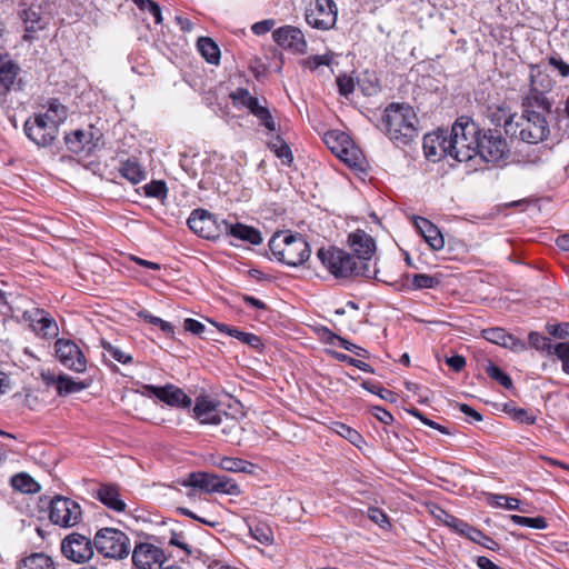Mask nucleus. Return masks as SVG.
I'll use <instances>...</instances> for the list:
<instances>
[{"instance_id": "obj_1", "label": "nucleus", "mask_w": 569, "mask_h": 569, "mask_svg": "<svg viewBox=\"0 0 569 569\" xmlns=\"http://www.w3.org/2000/svg\"><path fill=\"white\" fill-rule=\"evenodd\" d=\"M542 73L538 71L530 73V90L522 97V112L517 116L513 123L507 127V134L511 138H518L520 141L529 144H539L546 141L550 134L549 123L546 113H550L552 102L546 97L545 91L550 89V80L548 77L542 79L540 87L538 78Z\"/></svg>"}, {"instance_id": "obj_2", "label": "nucleus", "mask_w": 569, "mask_h": 569, "mask_svg": "<svg viewBox=\"0 0 569 569\" xmlns=\"http://www.w3.org/2000/svg\"><path fill=\"white\" fill-rule=\"evenodd\" d=\"M418 119L406 103H390L381 117L380 129L397 144H408L418 134Z\"/></svg>"}, {"instance_id": "obj_3", "label": "nucleus", "mask_w": 569, "mask_h": 569, "mask_svg": "<svg viewBox=\"0 0 569 569\" xmlns=\"http://www.w3.org/2000/svg\"><path fill=\"white\" fill-rule=\"evenodd\" d=\"M479 128L467 117H460L447 130L449 156L458 162H467L477 157Z\"/></svg>"}, {"instance_id": "obj_4", "label": "nucleus", "mask_w": 569, "mask_h": 569, "mask_svg": "<svg viewBox=\"0 0 569 569\" xmlns=\"http://www.w3.org/2000/svg\"><path fill=\"white\" fill-rule=\"evenodd\" d=\"M272 256L289 267H299L310 258L311 250L306 238L291 231H278L269 240Z\"/></svg>"}, {"instance_id": "obj_5", "label": "nucleus", "mask_w": 569, "mask_h": 569, "mask_svg": "<svg viewBox=\"0 0 569 569\" xmlns=\"http://www.w3.org/2000/svg\"><path fill=\"white\" fill-rule=\"evenodd\" d=\"M317 256L326 269L336 278H348L352 276H362L371 278L376 271H371L367 262L357 266L353 257L337 247L321 248Z\"/></svg>"}, {"instance_id": "obj_6", "label": "nucleus", "mask_w": 569, "mask_h": 569, "mask_svg": "<svg viewBox=\"0 0 569 569\" xmlns=\"http://www.w3.org/2000/svg\"><path fill=\"white\" fill-rule=\"evenodd\" d=\"M93 543L97 551L106 558L123 559L131 551L129 537L123 531L111 527L99 529L93 537Z\"/></svg>"}, {"instance_id": "obj_7", "label": "nucleus", "mask_w": 569, "mask_h": 569, "mask_svg": "<svg viewBox=\"0 0 569 569\" xmlns=\"http://www.w3.org/2000/svg\"><path fill=\"white\" fill-rule=\"evenodd\" d=\"M181 486L200 489L204 492H220L227 495H239V486L226 476H218L209 472H191L180 481Z\"/></svg>"}, {"instance_id": "obj_8", "label": "nucleus", "mask_w": 569, "mask_h": 569, "mask_svg": "<svg viewBox=\"0 0 569 569\" xmlns=\"http://www.w3.org/2000/svg\"><path fill=\"white\" fill-rule=\"evenodd\" d=\"M49 519L61 528H72L82 520L81 506L70 498L56 496L50 502Z\"/></svg>"}, {"instance_id": "obj_9", "label": "nucleus", "mask_w": 569, "mask_h": 569, "mask_svg": "<svg viewBox=\"0 0 569 569\" xmlns=\"http://www.w3.org/2000/svg\"><path fill=\"white\" fill-rule=\"evenodd\" d=\"M94 549L93 539L77 531L67 535L60 543L62 556L78 565L91 560L94 555Z\"/></svg>"}, {"instance_id": "obj_10", "label": "nucleus", "mask_w": 569, "mask_h": 569, "mask_svg": "<svg viewBox=\"0 0 569 569\" xmlns=\"http://www.w3.org/2000/svg\"><path fill=\"white\" fill-rule=\"evenodd\" d=\"M338 8L333 0H316L309 9L306 10L307 23L319 30H330L336 26Z\"/></svg>"}, {"instance_id": "obj_11", "label": "nucleus", "mask_w": 569, "mask_h": 569, "mask_svg": "<svg viewBox=\"0 0 569 569\" xmlns=\"http://www.w3.org/2000/svg\"><path fill=\"white\" fill-rule=\"evenodd\" d=\"M477 156L487 162H497L509 152L507 141L498 130H488L479 136Z\"/></svg>"}, {"instance_id": "obj_12", "label": "nucleus", "mask_w": 569, "mask_h": 569, "mask_svg": "<svg viewBox=\"0 0 569 569\" xmlns=\"http://www.w3.org/2000/svg\"><path fill=\"white\" fill-rule=\"evenodd\" d=\"M23 130L33 143L42 148L51 146L59 134L56 124H51L43 117L36 113L27 119Z\"/></svg>"}, {"instance_id": "obj_13", "label": "nucleus", "mask_w": 569, "mask_h": 569, "mask_svg": "<svg viewBox=\"0 0 569 569\" xmlns=\"http://www.w3.org/2000/svg\"><path fill=\"white\" fill-rule=\"evenodd\" d=\"M188 227L198 236L206 239L219 238L223 229L221 221L204 209L193 210L188 218Z\"/></svg>"}, {"instance_id": "obj_14", "label": "nucleus", "mask_w": 569, "mask_h": 569, "mask_svg": "<svg viewBox=\"0 0 569 569\" xmlns=\"http://www.w3.org/2000/svg\"><path fill=\"white\" fill-rule=\"evenodd\" d=\"M56 356L68 369L76 372H83L87 368V360L80 348L71 340L58 339L54 343Z\"/></svg>"}, {"instance_id": "obj_15", "label": "nucleus", "mask_w": 569, "mask_h": 569, "mask_svg": "<svg viewBox=\"0 0 569 569\" xmlns=\"http://www.w3.org/2000/svg\"><path fill=\"white\" fill-rule=\"evenodd\" d=\"M164 558L161 548L148 542L138 543L132 550V562L137 569H161Z\"/></svg>"}, {"instance_id": "obj_16", "label": "nucleus", "mask_w": 569, "mask_h": 569, "mask_svg": "<svg viewBox=\"0 0 569 569\" xmlns=\"http://www.w3.org/2000/svg\"><path fill=\"white\" fill-rule=\"evenodd\" d=\"M143 389V395L154 396L171 407L188 408L192 403L191 398L182 389L173 385H166L163 387L146 385Z\"/></svg>"}, {"instance_id": "obj_17", "label": "nucleus", "mask_w": 569, "mask_h": 569, "mask_svg": "<svg viewBox=\"0 0 569 569\" xmlns=\"http://www.w3.org/2000/svg\"><path fill=\"white\" fill-rule=\"evenodd\" d=\"M272 38L277 44L297 53L307 51V41L302 31L293 26L280 27L272 32Z\"/></svg>"}, {"instance_id": "obj_18", "label": "nucleus", "mask_w": 569, "mask_h": 569, "mask_svg": "<svg viewBox=\"0 0 569 569\" xmlns=\"http://www.w3.org/2000/svg\"><path fill=\"white\" fill-rule=\"evenodd\" d=\"M20 18L24 24V41L37 39L36 33L42 31L49 24V19L42 14L40 7H29L21 10Z\"/></svg>"}, {"instance_id": "obj_19", "label": "nucleus", "mask_w": 569, "mask_h": 569, "mask_svg": "<svg viewBox=\"0 0 569 569\" xmlns=\"http://www.w3.org/2000/svg\"><path fill=\"white\" fill-rule=\"evenodd\" d=\"M192 412L193 418L201 425L219 426L226 418V412L219 410L217 405L207 397L197 398Z\"/></svg>"}, {"instance_id": "obj_20", "label": "nucleus", "mask_w": 569, "mask_h": 569, "mask_svg": "<svg viewBox=\"0 0 569 569\" xmlns=\"http://www.w3.org/2000/svg\"><path fill=\"white\" fill-rule=\"evenodd\" d=\"M481 335L487 341L515 352H521L528 349V345L523 340L508 333L500 327L483 329Z\"/></svg>"}, {"instance_id": "obj_21", "label": "nucleus", "mask_w": 569, "mask_h": 569, "mask_svg": "<svg viewBox=\"0 0 569 569\" xmlns=\"http://www.w3.org/2000/svg\"><path fill=\"white\" fill-rule=\"evenodd\" d=\"M447 144L448 140L446 129H438L435 132L428 133L423 138L425 156L432 161L440 160L441 158L449 156Z\"/></svg>"}, {"instance_id": "obj_22", "label": "nucleus", "mask_w": 569, "mask_h": 569, "mask_svg": "<svg viewBox=\"0 0 569 569\" xmlns=\"http://www.w3.org/2000/svg\"><path fill=\"white\" fill-rule=\"evenodd\" d=\"M19 72L20 67L18 63L8 53L0 52V96H7L11 89L20 84V81H17ZM20 88L18 86V89Z\"/></svg>"}, {"instance_id": "obj_23", "label": "nucleus", "mask_w": 569, "mask_h": 569, "mask_svg": "<svg viewBox=\"0 0 569 569\" xmlns=\"http://www.w3.org/2000/svg\"><path fill=\"white\" fill-rule=\"evenodd\" d=\"M348 243L360 260H370L376 251L375 239L361 229L349 234Z\"/></svg>"}, {"instance_id": "obj_24", "label": "nucleus", "mask_w": 569, "mask_h": 569, "mask_svg": "<svg viewBox=\"0 0 569 569\" xmlns=\"http://www.w3.org/2000/svg\"><path fill=\"white\" fill-rule=\"evenodd\" d=\"M68 150L76 154H90L96 144L92 141V133L77 129L64 136Z\"/></svg>"}, {"instance_id": "obj_25", "label": "nucleus", "mask_w": 569, "mask_h": 569, "mask_svg": "<svg viewBox=\"0 0 569 569\" xmlns=\"http://www.w3.org/2000/svg\"><path fill=\"white\" fill-rule=\"evenodd\" d=\"M97 499L116 512L126 510V502L121 499L120 489L113 483H103L97 489Z\"/></svg>"}, {"instance_id": "obj_26", "label": "nucleus", "mask_w": 569, "mask_h": 569, "mask_svg": "<svg viewBox=\"0 0 569 569\" xmlns=\"http://www.w3.org/2000/svg\"><path fill=\"white\" fill-rule=\"evenodd\" d=\"M415 227L419 233L423 237L426 242L432 250H441L445 246V239L440 230L431 223L428 219L422 217H416Z\"/></svg>"}, {"instance_id": "obj_27", "label": "nucleus", "mask_w": 569, "mask_h": 569, "mask_svg": "<svg viewBox=\"0 0 569 569\" xmlns=\"http://www.w3.org/2000/svg\"><path fill=\"white\" fill-rule=\"evenodd\" d=\"M222 233L230 234L239 240L247 241L251 244H260L262 237L259 230L253 227H249L242 223H229L226 220H221Z\"/></svg>"}, {"instance_id": "obj_28", "label": "nucleus", "mask_w": 569, "mask_h": 569, "mask_svg": "<svg viewBox=\"0 0 569 569\" xmlns=\"http://www.w3.org/2000/svg\"><path fill=\"white\" fill-rule=\"evenodd\" d=\"M42 109L43 111H39L36 114L43 117L51 124H56L58 129L68 118V108L58 99H50L42 106Z\"/></svg>"}, {"instance_id": "obj_29", "label": "nucleus", "mask_w": 569, "mask_h": 569, "mask_svg": "<svg viewBox=\"0 0 569 569\" xmlns=\"http://www.w3.org/2000/svg\"><path fill=\"white\" fill-rule=\"evenodd\" d=\"M52 385L56 386L59 396H67L89 388L91 380H74L73 378L62 373L57 377L52 376Z\"/></svg>"}, {"instance_id": "obj_30", "label": "nucleus", "mask_w": 569, "mask_h": 569, "mask_svg": "<svg viewBox=\"0 0 569 569\" xmlns=\"http://www.w3.org/2000/svg\"><path fill=\"white\" fill-rule=\"evenodd\" d=\"M214 325L220 332L227 333L228 336L240 340L242 343L251 347L252 349L259 350L263 346L261 338L254 333L243 332L224 323Z\"/></svg>"}, {"instance_id": "obj_31", "label": "nucleus", "mask_w": 569, "mask_h": 569, "mask_svg": "<svg viewBox=\"0 0 569 569\" xmlns=\"http://www.w3.org/2000/svg\"><path fill=\"white\" fill-rule=\"evenodd\" d=\"M119 172L122 178L127 179L133 184L141 182L146 178V172L139 162L131 159L121 162Z\"/></svg>"}, {"instance_id": "obj_32", "label": "nucleus", "mask_w": 569, "mask_h": 569, "mask_svg": "<svg viewBox=\"0 0 569 569\" xmlns=\"http://www.w3.org/2000/svg\"><path fill=\"white\" fill-rule=\"evenodd\" d=\"M197 47L201 56L209 62L217 64L220 59V50L217 43L209 37H200Z\"/></svg>"}, {"instance_id": "obj_33", "label": "nucleus", "mask_w": 569, "mask_h": 569, "mask_svg": "<svg viewBox=\"0 0 569 569\" xmlns=\"http://www.w3.org/2000/svg\"><path fill=\"white\" fill-rule=\"evenodd\" d=\"M217 466L222 470L230 472L251 473L253 469V463L244 459L233 457H222L219 462H217Z\"/></svg>"}, {"instance_id": "obj_34", "label": "nucleus", "mask_w": 569, "mask_h": 569, "mask_svg": "<svg viewBox=\"0 0 569 569\" xmlns=\"http://www.w3.org/2000/svg\"><path fill=\"white\" fill-rule=\"evenodd\" d=\"M20 569H56L53 560L42 553H32L20 562Z\"/></svg>"}, {"instance_id": "obj_35", "label": "nucleus", "mask_w": 569, "mask_h": 569, "mask_svg": "<svg viewBox=\"0 0 569 569\" xmlns=\"http://www.w3.org/2000/svg\"><path fill=\"white\" fill-rule=\"evenodd\" d=\"M37 315L40 316L34 320L33 329L44 338H52L58 333V326L56 321L46 316L43 311L37 310Z\"/></svg>"}, {"instance_id": "obj_36", "label": "nucleus", "mask_w": 569, "mask_h": 569, "mask_svg": "<svg viewBox=\"0 0 569 569\" xmlns=\"http://www.w3.org/2000/svg\"><path fill=\"white\" fill-rule=\"evenodd\" d=\"M11 486L14 490L22 493H36L40 490V485L26 472L13 476L11 478Z\"/></svg>"}, {"instance_id": "obj_37", "label": "nucleus", "mask_w": 569, "mask_h": 569, "mask_svg": "<svg viewBox=\"0 0 569 569\" xmlns=\"http://www.w3.org/2000/svg\"><path fill=\"white\" fill-rule=\"evenodd\" d=\"M529 346L535 350L546 353L547 356H553V348L556 345L552 343L551 339L537 331H531L528 336Z\"/></svg>"}, {"instance_id": "obj_38", "label": "nucleus", "mask_w": 569, "mask_h": 569, "mask_svg": "<svg viewBox=\"0 0 569 569\" xmlns=\"http://www.w3.org/2000/svg\"><path fill=\"white\" fill-rule=\"evenodd\" d=\"M346 144L336 156L350 167H360L362 161L360 149L350 139Z\"/></svg>"}, {"instance_id": "obj_39", "label": "nucleus", "mask_w": 569, "mask_h": 569, "mask_svg": "<svg viewBox=\"0 0 569 569\" xmlns=\"http://www.w3.org/2000/svg\"><path fill=\"white\" fill-rule=\"evenodd\" d=\"M489 110L491 121L497 127H503L505 132L507 133V127L509 126V123L515 122L517 114L511 113L509 108L506 106H497L495 109L490 108Z\"/></svg>"}, {"instance_id": "obj_40", "label": "nucleus", "mask_w": 569, "mask_h": 569, "mask_svg": "<svg viewBox=\"0 0 569 569\" xmlns=\"http://www.w3.org/2000/svg\"><path fill=\"white\" fill-rule=\"evenodd\" d=\"M250 112L259 120L260 124L264 127L268 131L274 132L277 130V122L273 119L270 110L266 107L257 103V107H253Z\"/></svg>"}, {"instance_id": "obj_41", "label": "nucleus", "mask_w": 569, "mask_h": 569, "mask_svg": "<svg viewBox=\"0 0 569 569\" xmlns=\"http://www.w3.org/2000/svg\"><path fill=\"white\" fill-rule=\"evenodd\" d=\"M230 99L232 100L234 107H244L249 109V111L253 107H257V103L259 102L258 98L251 96L250 92L243 88H238L237 90L232 91L230 93Z\"/></svg>"}, {"instance_id": "obj_42", "label": "nucleus", "mask_w": 569, "mask_h": 569, "mask_svg": "<svg viewBox=\"0 0 569 569\" xmlns=\"http://www.w3.org/2000/svg\"><path fill=\"white\" fill-rule=\"evenodd\" d=\"M223 427L221 432L228 437V440L231 443L241 445L239 432L242 430L240 423L231 416L226 412V418H223V422L221 423Z\"/></svg>"}, {"instance_id": "obj_43", "label": "nucleus", "mask_w": 569, "mask_h": 569, "mask_svg": "<svg viewBox=\"0 0 569 569\" xmlns=\"http://www.w3.org/2000/svg\"><path fill=\"white\" fill-rule=\"evenodd\" d=\"M268 146L283 163L290 164L292 162L293 157L291 150L281 137L276 136L270 140Z\"/></svg>"}, {"instance_id": "obj_44", "label": "nucleus", "mask_w": 569, "mask_h": 569, "mask_svg": "<svg viewBox=\"0 0 569 569\" xmlns=\"http://www.w3.org/2000/svg\"><path fill=\"white\" fill-rule=\"evenodd\" d=\"M486 373L495 381L500 383L503 388L510 389L513 383L509 375L502 371L498 366H496L491 360H487L485 366Z\"/></svg>"}, {"instance_id": "obj_45", "label": "nucleus", "mask_w": 569, "mask_h": 569, "mask_svg": "<svg viewBox=\"0 0 569 569\" xmlns=\"http://www.w3.org/2000/svg\"><path fill=\"white\" fill-rule=\"evenodd\" d=\"M323 141L331 150V152L337 154L341 149H343V147L347 146L346 143L349 141V137L343 132L329 131L325 133Z\"/></svg>"}, {"instance_id": "obj_46", "label": "nucleus", "mask_w": 569, "mask_h": 569, "mask_svg": "<svg viewBox=\"0 0 569 569\" xmlns=\"http://www.w3.org/2000/svg\"><path fill=\"white\" fill-rule=\"evenodd\" d=\"M441 279L438 276L426 273H416L411 278V286L416 290L420 289H435L440 286Z\"/></svg>"}, {"instance_id": "obj_47", "label": "nucleus", "mask_w": 569, "mask_h": 569, "mask_svg": "<svg viewBox=\"0 0 569 569\" xmlns=\"http://www.w3.org/2000/svg\"><path fill=\"white\" fill-rule=\"evenodd\" d=\"M249 530L253 539L263 545H269L273 540L271 528L263 522L249 525Z\"/></svg>"}, {"instance_id": "obj_48", "label": "nucleus", "mask_w": 569, "mask_h": 569, "mask_svg": "<svg viewBox=\"0 0 569 569\" xmlns=\"http://www.w3.org/2000/svg\"><path fill=\"white\" fill-rule=\"evenodd\" d=\"M439 512H441L443 515V517H445L443 522L448 527L452 528L457 533H459L466 538H469V533H470V530L472 529V526H470L466 521H463L455 516L448 515L442 509H439Z\"/></svg>"}, {"instance_id": "obj_49", "label": "nucleus", "mask_w": 569, "mask_h": 569, "mask_svg": "<svg viewBox=\"0 0 569 569\" xmlns=\"http://www.w3.org/2000/svg\"><path fill=\"white\" fill-rule=\"evenodd\" d=\"M510 520L515 525H518L521 527H529V528H535V529H546L548 527V522H547L546 518H543V517L529 518V517H523V516H518V515H511Z\"/></svg>"}, {"instance_id": "obj_50", "label": "nucleus", "mask_w": 569, "mask_h": 569, "mask_svg": "<svg viewBox=\"0 0 569 569\" xmlns=\"http://www.w3.org/2000/svg\"><path fill=\"white\" fill-rule=\"evenodd\" d=\"M101 346H102L104 352H107L116 361L123 363V365L132 362L131 355L122 351L119 347L113 346L112 343H110L106 340H101Z\"/></svg>"}, {"instance_id": "obj_51", "label": "nucleus", "mask_w": 569, "mask_h": 569, "mask_svg": "<svg viewBox=\"0 0 569 569\" xmlns=\"http://www.w3.org/2000/svg\"><path fill=\"white\" fill-rule=\"evenodd\" d=\"M468 539L489 550H497L499 548L498 542H496L492 538L486 536L482 531L475 527H472V529L470 530Z\"/></svg>"}, {"instance_id": "obj_52", "label": "nucleus", "mask_w": 569, "mask_h": 569, "mask_svg": "<svg viewBox=\"0 0 569 569\" xmlns=\"http://www.w3.org/2000/svg\"><path fill=\"white\" fill-rule=\"evenodd\" d=\"M490 502L496 507L506 508L508 510H520V501L517 498L507 497L503 495H492ZM522 512L526 510L521 509Z\"/></svg>"}, {"instance_id": "obj_53", "label": "nucleus", "mask_w": 569, "mask_h": 569, "mask_svg": "<svg viewBox=\"0 0 569 569\" xmlns=\"http://www.w3.org/2000/svg\"><path fill=\"white\" fill-rule=\"evenodd\" d=\"M333 341H338V343L341 348H343L345 350H348L350 352H353L358 357L368 358V351L366 349L348 341L347 339H345L338 335L330 333V342L333 343Z\"/></svg>"}, {"instance_id": "obj_54", "label": "nucleus", "mask_w": 569, "mask_h": 569, "mask_svg": "<svg viewBox=\"0 0 569 569\" xmlns=\"http://www.w3.org/2000/svg\"><path fill=\"white\" fill-rule=\"evenodd\" d=\"M337 432L358 448L365 442L362 436L357 430L343 423L338 425Z\"/></svg>"}, {"instance_id": "obj_55", "label": "nucleus", "mask_w": 569, "mask_h": 569, "mask_svg": "<svg viewBox=\"0 0 569 569\" xmlns=\"http://www.w3.org/2000/svg\"><path fill=\"white\" fill-rule=\"evenodd\" d=\"M553 356L561 361L562 371L569 375V342L556 343L553 348Z\"/></svg>"}, {"instance_id": "obj_56", "label": "nucleus", "mask_w": 569, "mask_h": 569, "mask_svg": "<svg viewBox=\"0 0 569 569\" xmlns=\"http://www.w3.org/2000/svg\"><path fill=\"white\" fill-rule=\"evenodd\" d=\"M144 192L148 197L164 199L167 197V186L163 181H151L144 186Z\"/></svg>"}, {"instance_id": "obj_57", "label": "nucleus", "mask_w": 569, "mask_h": 569, "mask_svg": "<svg viewBox=\"0 0 569 569\" xmlns=\"http://www.w3.org/2000/svg\"><path fill=\"white\" fill-rule=\"evenodd\" d=\"M169 545L180 548L187 556L192 553L187 537L182 531H177L176 529H172L171 537L169 539Z\"/></svg>"}, {"instance_id": "obj_58", "label": "nucleus", "mask_w": 569, "mask_h": 569, "mask_svg": "<svg viewBox=\"0 0 569 569\" xmlns=\"http://www.w3.org/2000/svg\"><path fill=\"white\" fill-rule=\"evenodd\" d=\"M362 387L366 390H368V391H370L372 393L378 395L380 398H382L385 400L395 401V393L391 390L382 388L377 382H373V381H370V380H365L362 382Z\"/></svg>"}, {"instance_id": "obj_59", "label": "nucleus", "mask_w": 569, "mask_h": 569, "mask_svg": "<svg viewBox=\"0 0 569 569\" xmlns=\"http://www.w3.org/2000/svg\"><path fill=\"white\" fill-rule=\"evenodd\" d=\"M408 413H410L411 416L418 418L419 420H421V422L432 429H436L438 431H440L441 433L443 435H450V431L447 427L442 426V425H439L438 422L427 418L421 411H419L417 408H411V409H408L407 410Z\"/></svg>"}, {"instance_id": "obj_60", "label": "nucleus", "mask_w": 569, "mask_h": 569, "mask_svg": "<svg viewBox=\"0 0 569 569\" xmlns=\"http://www.w3.org/2000/svg\"><path fill=\"white\" fill-rule=\"evenodd\" d=\"M331 62V56L329 54H317L308 57L306 60H303V66L311 71L318 69L320 66H329Z\"/></svg>"}, {"instance_id": "obj_61", "label": "nucleus", "mask_w": 569, "mask_h": 569, "mask_svg": "<svg viewBox=\"0 0 569 569\" xmlns=\"http://www.w3.org/2000/svg\"><path fill=\"white\" fill-rule=\"evenodd\" d=\"M337 86L339 93L346 97L352 93L355 90V81L347 74H342L337 78Z\"/></svg>"}, {"instance_id": "obj_62", "label": "nucleus", "mask_w": 569, "mask_h": 569, "mask_svg": "<svg viewBox=\"0 0 569 569\" xmlns=\"http://www.w3.org/2000/svg\"><path fill=\"white\" fill-rule=\"evenodd\" d=\"M512 418L519 422L527 423V425H533L536 422V416L529 412L526 409L522 408H513L512 411Z\"/></svg>"}, {"instance_id": "obj_63", "label": "nucleus", "mask_w": 569, "mask_h": 569, "mask_svg": "<svg viewBox=\"0 0 569 569\" xmlns=\"http://www.w3.org/2000/svg\"><path fill=\"white\" fill-rule=\"evenodd\" d=\"M337 358H338L339 360H341V361L347 362V363H348V365H350V366H353V367H356V368H358V369L362 370V371L370 372V373H372V372H373L372 367H371L369 363L363 362V361H361V360H358V359L351 358V357H349V356H347V355H343V353H339V355H337Z\"/></svg>"}, {"instance_id": "obj_64", "label": "nucleus", "mask_w": 569, "mask_h": 569, "mask_svg": "<svg viewBox=\"0 0 569 569\" xmlns=\"http://www.w3.org/2000/svg\"><path fill=\"white\" fill-rule=\"evenodd\" d=\"M368 517L371 521L377 523L379 527L385 528L386 525H389L388 517L386 513L380 510L379 508H369L368 509Z\"/></svg>"}]
</instances>
